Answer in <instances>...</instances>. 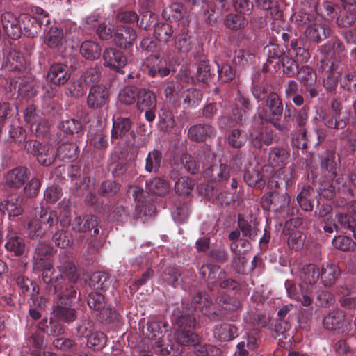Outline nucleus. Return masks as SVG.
Instances as JSON below:
<instances>
[{"label": "nucleus", "mask_w": 356, "mask_h": 356, "mask_svg": "<svg viewBox=\"0 0 356 356\" xmlns=\"http://www.w3.org/2000/svg\"><path fill=\"white\" fill-rule=\"evenodd\" d=\"M56 268L60 274L58 275L60 283L65 287L67 286V293L73 290V285L79 279L77 269L72 261L71 255L66 252H61L58 255Z\"/></svg>", "instance_id": "obj_1"}, {"label": "nucleus", "mask_w": 356, "mask_h": 356, "mask_svg": "<svg viewBox=\"0 0 356 356\" xmlns=\"http://www.w3.org/2000/svg\"><path fill=\"white\" fill-rule=\"evenodd\" d=\"M323 323L326 330L343 334L352 335L356 330L355 323L347 319L344 312L340 309L330 312L324 317Z\"/></svg>", "instance_id": "obj_2"}, {"label": "nucleus", "mask_w": 356, "mask_h": 356, "mask_svg": "<svg viewBox=\"0 0 356 356\" xmlns=\"http://www.w3.org/2000/svg\"><path fill=\"white\" fill-rule=\"evenodd\" d=\"M34 271L42 272L41 277L44 282L51 284L54 286V293H58L61 298H72L76 295V290L73 289L67 293V286L65 287L60 283L58 275L53 277L54 264L51 266H45L41 268H33Z\"/></svg>", "instance_id": "obj_3"}, {"label": "nucleus", "mask_w": 356, "mask_h": 356, "mask_svg": "<svg viewBox=\"0 0 356 356\" xmlns=\"http://www.w3.org/2000/svg\"><path fill=\"white\" fill-rule=\"evenodd\" d=\"M31 12L36 16L24 15L22 19L24 24V34L29 38H33L38 33V28L44 23V19H47L48 16L43 9L38 6H31Z\"/></svg>", "instance_id": "obj_4"}, {"label": "nucleus", "mask_w": 356, "mask_h": 356, "mask_svg": "<svg viewBox=\"0 0 356 356\" xmlns=\"http://www.w3.org/2000/svg\"><path fill=\"white\" fill-rule=\"evenodd\" d=\"M25 122L31 127L33 132L38 135H42L48 131L49 125L47 121L42 117V113L36 111L33 105L26 107L24 112Z\"/></svg>", "instance_id": "obj_5"}, {"label": "nucleus", "mask_w": 356, "mask_h": 356, "mask_svg": "<svg viewBox=\"0 0 356 356\" xmlns=\"http://www.w3.org/2000/svg\"><path fill=\"white\" fill-rule=\"evenodd\" d=\"M321 69L326 73V78L323 81V86L327 92H332L336 89L339 76H341L342 67L338 61L322 60Z\"/></svg>", "instance_id": "obj_6"}, {"label": "nucleus", "mask_w": 356, "mask_h": 356, "mask_svg": "<svg viewBox=\"0 0 356 356\" xmlns=\"http://www.w3.org/2000/svg\"><path fill=\"white\" fill-rule=\"evenodd\" d=\"M332 31L325 23L319 22L315 17L305 29V35L311 42H321L332 35Z\"/></svg>", "instance_id": "obj_7"}, {"label": "nucleus", "mask_w": 356, "mask_h": 356, "mask_svg": "<svg viewBox=\"0 0 356 356\" xmlns=\"http://www.w3.org/2000/svg\"><path fill=\"white\" fill-rule=\"evenodd\" d=\"M29 177L30 171L27 168L15 167L5 174L3 184L8 188L19 189L24 185Z\"/></svg>", "instance_id": "obj_8"}, {"label": "nucleus", "mask_w": 356, "mask_h": 356, "mask_svg": "<svg viewBox=\"0 0 356 356\" xmlns=\"http://www.w3.org/2000/svg\"><path fill=\"white\" fill-rule=\"evenodd\" d=\"M54 254V250L52 246L44 243H39L35 248L32 257L33 268L51 266V264H54L51 259Z\"/></svg>", "instance_id": "obj_9"}, {"label": "nucleus", "mask_w": 356, "mask_h": 356, "mask_svg": "<svg viewBox=\"0 0 356 356\" xmlns=\"http://www.w3.org/2000/svg\"><path fill=\"white\" fill-rule=\"evenodd\" d=\"M290 197L285 192L280 193L276 191H272L265 195L261 200L264 208L272 210L275 212L281 211L289 206Z\"/></svg>", "instance_id": "obj_10"}, {"label": "nucleus", "mask_w": 356, "mask_h": 356, "mask_svg": "<svg viewBox=\"0 0 356 356\" xmlns=\"http://www.w3.org/2000/svg\"><path fill=\"white\" fill-rule=\"evenodd\" d=\"M108 89L103 85H95L90 89L86 103L91 109H99L108 104Z\"/></svg>", "instance_id": "obj_11"}, {"label": "nucleus", "mask_w": 356, "mask_h": 356, "mask_svg": "<svg viewBox=\"0 0 356 356\" xmlns=\"http://www.w3.org/2000/svg\"><path fill=\"white\" fill-rule=\"evenodd\" d=\"M1 20L3 29L10 38L16 40L20 37L22 28L19 21L12 13H3Z\"/></svg>", "instance_id": "obj_12"}, {"label": "nucleus", "mask_w": 356, "mask_h": 356, "mask_svg": "<svg viewBox=\"0 0 356 356\" xmlns=\"http://www.w3.org/2000/svg\"><path fill=\"white\" fill-rule=\"evenodd\" d=\"M104 65L115 70H120L127 64V58L122 51L115 48L106 49L103 53Z\"/></svg>", "instance_id": "obj_13"}, {"label": "nucleus", "mask_w": 356, "mask_h": 356, "mask_svg": "<svg viewBox=\"0 0 356 356\" xmlns=\"http://www.w3.org/2000/svg\"><path fill=\"white\" fill-rule=\"evenodd\" d=\"M70 78V73L67 65L61 63L52 65L48 72L47 79L56 86L65 84Z\"/></svg>", "instance_id": "obj_14"}, {"label": "nucleus", "mask_w": 356, "mask_h": 356, "mask_svg": "<svg viewBox=\"0 0 356 356\" xmlns=\"http://www.w3.org/2000/svg\"><path fill=\"white\" fill-rule=\"evenodd\" d=\"M216 131L213 127L207 124H195L190 127L188 136L190 140L195 142H203L214 136Z\"/></svg>", "instance_id": "obj_15"}, {"label": "nucleus", "mask_w": 356, "mask_h": 356, "mask_svg": "<svg viewBox=\"0 0 356 356\" xmlns=\"http://www.w3.org/2000/svg\"><path fill=\"white\" fill-rule=\"evenodd\" d=\"M53 316L54 318L65 323H70L76 318V311L72 307L69 302L60 301L53 309Z\"/></svg>", "instance_id": "obj_16"}, {"label": "nucleus", "mask_w": 356, "mask_h": 356, "mask_svg": "<svg viewBox=\"0 0 356 356\" xmlns=\"http://www.w3.org/2000/svg\"><path fill=\"white\" fill-rule=\"evenodd\" d=\"M343 178L341 175H336L332 179L323 180L319 185V194L327 200L332 199L343 185Z\"/></svg>", "instance_id": "obj_17"}, {"label": "nucleus", "mask_w": 356, "mask_h": 356, "mask_svg": "<svg viewBox=\"0 0 356 356\" xmlns=\"http://www.w3.org/2000/svg\"><path fill=\"white\" fill-rule=\"evenodd\" d=\"M341 275V270L334 264H323L320 270L321 283L325 286H332Z\"/></svg>", "instance_id": "obj_18"}, {"label": "nucleus", "mask_w": 356, "mask_h": 356, "mask_svg": "<svg viewBox=\"0 0 356 356\" xmlns=\"http://www.w3.org/2000/svg\"><path fill=\"white\" fill-rule=\"evenodd\" d=\"M273 140V131L261 128L256 132L254 129L250 131V142L257 149H260L264 145L268 146Z\"/></svg>", "instance_id": "obj_19"}, {"label": "nucleus", "mask_w": 356, "mask_h": 356, "mask_svg": "<svg viewBox=\"0 0 356 356\" xmlns=\"http://www.w3.org/2000/svg\"><path fill=\"white\" fill-rule=\"evenodd\" d=\"M199 273L202 278L207 281L208 284L218 282L225 277V272L220 270V267L212 264L203 265L199 270Z\"/></svg>", "instance_id": "obj_20"}, {"label": "nucleus", "mask_w": 356, "mask_h": 356, "mask_svg": "<svg viewBox=\"0 0 356 356\" xmlns=\"http://www.w3.org/2000/svg\"><path fill=\"white\" fill-rule=\"evenodd\" d=\"M136 36V33L133 29L123 26L115 33L114 40L115 44L120 47L127 48L133 45Z\"/></svg>", "instance_id": "obj_21"}, {"label": "nucleus", "mask_w": 356, "mask_h": 356, "mask_svg": "<svg viewBox=\"0 0 356 356\" xmlns=\"http://www.w3.org/2000/svg\"><path fill=\"white\" fill-rule=\"evenodd\" d=\"M204 177L213 182H222L229 177V169L224 164L213 165L204 171Z\"/></svg>", "instance_id": "obj_22"}, {"label": "nucleus", "mask_w": 356, "mask_h": 356, "mask_svg": "<svg viewBox=\"0 0 356 356\" xmlns=\"http://www.w3.org/2000/svg\"><path fill=\"white\" fill-rule=\"evenodd\" d=\"M137 105L143 111L145 109H154L156 106V95L145 88L138 89Z\"/></svg>", "instance_id": "obj_23"}, {"label": "nucleus", "mask_w": 356, "mask_h": 356, "mask_svg": "<svg viewBox=\"0 0 356 356\" xmlns=\"http://www.w3.org/2000/svg\"><path fill=\"white\" fill-rule=\"evenodd\" d=\"M289 156V152L286 149L274 147L270 149L268 161L272 166L280 167L288 163Z\"/></svg>", "instance_id": "obj_24"}, {"label": "nucleus", "mask_w": 356, "mask_h": 356, "mask_svg": "<svg viewBox=\"0 0 356 356\" xmlns=\"http://www.w3.org/2000/svg\"><path fill=\"white\" fill-rule=\"evenodd\" d=\"M19 197H10L0 203V211H6L9 218L17 217L22 214L23 209L19 202Z\"/></svg>", "instance_id": "obj_25"}, {"label": "nucleus", "mask_w": 356, "mask_h": 356, "mask_svg": "<svg viewBox=\"0 0 356 356\" xmlns=\"http://www.w3.org/2000/svg\"><path fill=\"white\" fill-rule=\"evenodd\" d=\"M132 122L128 118H118L113 121L111 138H122L131 130Z\"/></svg>", "instance_id": "obj_26"}, {"label": "nucleus", "mask_w": 356, "mask_h": 356, "mask_svg": "<svg viewBox=\"0 0 356 356\" xmlns=\"http://www.w3.org/2000/svg\"><path fill=\"white\" fill-rule=\"evenodd\" d=\"M213 334L221 341H229L238 335L237 328L229 323H222L215 327Z\"/></svg>", "instance_id": "obj_27"}, {"label": "nucleus", "mask_w": 356, "mask_h": 356, "mask_svg": "<svg viewBox=\"0 0 356 356\" xmlns=\"http://www.w3.org/2000/svg\"><path fill=\"white\" fill-rule=\"evenodd\" d=\"M114 280V277L110 276L107 273L96 272L91 276L90 282L95 290L105 291L110 288Z\"/></svg>", "instance_id": "obj_28"}, {"label": "nucleus", "mask_w": 356, "mask_h": 356, "mask_svg": "<svg viewBox=\"0 0 356 356\" xmlns=\"http://www.w3.org/2000/svg\"><path fill=\"white\" fill-rule=\"evenodd\" d=\"M314 190L311 186H304L297 195V202L302 210L312 211L314 208L312 197Z\"/></svg>", "instance_id": "obj_29"}, {"label": "nucleus", "mask_w": 356, "mask_h": 356, "mask_svg": "<svg viewBox=\"0 0 356 356\" xmlns=\"http://www.w3.org/2000/svg\"><path fill=\"white\" fill-rule=\"evenodd\" d=\"M97 225V218L95 216L86 215L84 217L76 216L73 223V229L79 232H85Z\"/></svg>", "instance_id": "obj_30"}, {"label": "nucleus", "mask_w": 356, "mask_h": 356, "mask_svg": "<svg viewBox=\"0 0 356 356\" xmlns=\"http://www.w3.org/2000/svg\"><path fill=\"white\" fill-rule=\"evenodd\" d=\"M66 42L63 29L51 27L49 31L45 42L50 48H58Z\"/></svg>", "instance_id": "obj_31"}, {"label": "nucleus", "mask_w": 356, "mask_h": 356, "mask_svg": "<svg viewBox=\"0 0 356 356\" xmlns=\"http://www.w3.org/2000/svg\"><path fill=\"white\" fill-rule=\"evenodd\" d=\"M300 278L306 284H315L320 277L319 268L313 264L305 265L300 271Z\"/></svg>", "instance_id": "obj_32"}, {"label": "nucleus", "mask_w": 356, "mask_h": 356, "mask_svg": "<svg viewBox=\"0 0 356 356\" xmlns=\"http://www.w3.org/2000/svg\"><path fill=\"white\" fill-rule=\"evenodd\" d=\"M78 154V147L74 143H65L57 149L56 156L62 161L74 160Z\"/></svg>", "instance_id": "obj_33"}, {"label": "nucleus", "mask_w": 356, "mask_h": 356, "mask_svg": "<svg viewBox=\"0 0 356 356\" xmlns=\"http://www.w3.org/2000/svg\"><path fill=\"white\" fill-rule=\"evenodd\" d=\"M167 323L161 321L152 320L147 323L146 336L149 339H161Z\"/></svg>", "instance_id": "obj_34"}, {"label": "nucleus", "mask_w": 356, "mask_h": 356, "mask_svg": "<svg viewBox=\"0 0 356 356\" xmlns=\"http://www.w3.org/2000/svg\"><path fill=\"white\" fill-rule=\"evenodd\" d=\"M80 52L85 58L92 60L99 57L101 48L97 43L87 40L82 43Z\"/></svg>", "instance_id": "obj_35"}, {"label": "nucleus", "mask_w": 356, "mask_h": 356, "mask_svg": "<svg viewBox=\"0 0 356 356\" xmlns=\"http://www.w3.org/2000/svg\"><path fill=\"white\" fill-rule=\"evenodd\" d=\"M18 286L21 289L22 293L28 294L33 298L39 293V287L35 282H33L28 277L19 275L16 280Z\"/></svg>", "instance_id": "obj_36"}, {"label": "nucleus", "mask_w": 356, "mask_h": 356, "mask_svg": "<svg viewBox=\"0 0 356 356\" xmlns=\"http://www.w3.org/2000/svg\"><path fill=\"white\" fill-rule=\"evenodd\" d=\"M147 190L158 195H164L169 192L170 186L165 180L155 177L150 180L148 183L146 181Z\"/></svg>", "instance_id": "obj_37"}, {"label": "nucleus", "mask_w": 356, "mask_h": 356, "mask_svg": "<svg viewBox=\"0 0 356 356\" xmlns=\"http://www.w3.org/2000/svg\"><path fill=\"white\" fill-rule=\"evenodd\" d=\"M154 34L159 41L166 43L172 38L174 29L168 23H158L154 27Z\"/></svg>", "instance_id": "obj_38"}, {"label": "nucleus", "mask_w": 356, "mask_h": 356, "mask_svg": "<svg viewBox=\"0 0 356 356\" xmlns=\"http://www.w3.org/2000/svg\"><path fill=\"white\" fill-rule=\"evenodd\" d=\"M162 153L156 149L149 152L145 160V170L149 172H156L161 167Z\"/></svg>", "instance_id": "obj_39"}, {"label": "nucleus", "mask_w": 356, "mask_h": 356, "mask_svg": "<svg viewBox=\"0 0 356 356\" xmlns=\"http://www.w3.org/2000/svg\"><path fill=\"white\" fill-rule=\"evenodd\" d=\"M175 48L183 53H188L192 49V40L188 35V30L183 28L175 40Z\"/></svg>", "instance_id": "obj_40"}, {"label": "nucleus", "mask_w": 356, "mask_h": 356, "mask_svg": "<svg viewBox=\"0 0 356 356\" xmlns=\"http://www.w3.org/2000/svg\"><path fill=\"white\" fill-rule=\"evenodd\" d=\"M266 106L269 109L272 115L281 116L282 114V102L277 93L270 92L268 94L266 101Z\"/></svg>", "instance_id": "obj_41"}, {"label": "nucleus", "mask_w": 356, "mask_h": 356, "mask_svg": "<svg viewBox=\"0 0 356 356\" xmlns=\"http://www.w3.org/2000/svg\"><path fill=\"white\" fill-rule=\"evenodd\" d=\"M175 338L177 343L181 346H195L199 341L198 336L188 330L176 331Z\"/></svg>", "instance_id": "obj_42"}, {"label": "nucleus", "mask_w": 356, "mask_h": 356, "mask_svg": "<svg viewBox=\"0 0 356 356\" xmlns=\"http://www.w3.org/2000/svg\"><path fill=\"white\" fill-rule=\"evenodd\" d=\"M298 79L305 86H312L316 81V74L314 70L309 66L302 67L297 73Z\"/></svg>", "instance_id": "obj_43"}, {"label": "nucleus", "mask_w": 356, "mask_h": 356, "mask_svg": "<svg viewBox=\"0 0 356 356\" xmlns=\"http://www.w3.org/2000/svg\"><path fill=\"white\" fill-rule=\"evenodd\" d=\"M339 159L332 152H327L321 160V168L325 169L329 172L332 173V177H336L337 175V169L339 168Z\"/></svg>", "instance_id": "obj_44"}, {"label": "nucleus", "mask_w": 356, "mask_h": 356, "mask_svg": "<svg viewBox=\"0 0 356 356\" xmlns=\"http://www.w3.org/2000/svg\"><path fill=\"white\" fill-rule=\"evenodd\" d=\"M6 249L13 252L16 256H21L24 254L26 248L24 241L19 236H11L5 244Z\"/></svg>", "instance_id": "obj_45"}, {"label": "nucleus", "mask_w": 356, "mask_h": 356, "mask_svg": "<svg viewBox=\"0 0 356 356\" xmlns=\"http://www.w3.org/2000/svg\"><path fill=\"white\" fill-rule=\"evenodd\" d=\"M321 51L327 53L330 51L331 56L332 55L337 56L338 58L344 56L345 47L344 44L337 38L329 41L327 44L321 47Z\"/></svg>", "instance_id": "obj_46"}, {"label": "nucleus", "mask_w": 356, "mask_h": 356, "mask_svg": "<svg viewBox=\"0 0 356 356\" xmlns=\"http://www.w3.org/2000/svg\"><path fill=\"white\" fill-rule=\"evenodd\" d=\"M36 156L40 163L44 166H49L54 162L56 154L53 147L44 145Z\"/></svg>", "instance_id": "obj_47"}, {"label": "nucleus", "mask_w": 356, "mask_h": 356, "mask_svg": "<svg viewBox=\"0 0 356 356\" xmlns=\"http://www.w3.org/2000/svg\"><path fill=\"white\" fill-rule=\"evenodd\" d=\"M40 220L44 227L48 228V231L54 225H56L58 218L56 211L41 208L40 213Z\"/></svg>", "instance_id": "obj_48"}, {"label": "nucleus", "mask_w": 356, "mask_h": 356, "mask_svg": "<svg viewBox=\"0 0 356 356\" xmlns=\"http://www.w3.org/2000/svg\"><path fill=\"white\" fill-rule=\"evenodd\" d=\"M280 175H283V180L285 181L286 186H289L290 184L291 179L293 175V170L291 168L284 169L282 170H280L275 174H274L268 182V188L273 190L275 189L279 186V179Z\"/></svg>", "instance_id": "obj_49"}, {"label": "nucleus", "mask_w": 356, "mask_h": 356, "mask_svg": "<svg viewBox=\"0 0 356 356\" xmlns=\"http://www.w3.org/2000/svg\"><path fill=\"white\" fill-rule=\"evenodd\" d=\"M214 76L215 70L211 69L208 62L204 60L200 63L196 74L199 81L207 83L211 81Z\"/></svg>", "instance_id": "obj_50"}, {"label": "nucleus", "mask_w": 356, "mask_h": 356, "mask_svg": "<svg viewBox=\"0 0 356 356\" xmlns=\"http://www.w3.org/2000/svg\"><path fill=\"white\" fill-rule=\"evenodd\" d=\"M28 231L29 238H37L43 237L48 232V228L44 227L39 219H34L29 222Z\"/></svg>", "instance_id": "obj_51"}, {"label": "nucleus", "mask_w": 356, "mask_h": 356, "mask_svg": "<svg viewBox=\"0 0 356 356\" xmlns=\"http://www.w3.org/2000/svg\"><path fill=\"white\" fill-rule=\"evenodd\" d=\"M227 141L234 148H241L246 143V135L238 129H232L227 135Z\"/></svg>", "instance_id": "obj_52"}, {"label": "nucleus", "mask_w": 356, "mask_h": 356, "mask_svg": "<svg viewBox=\"0 0 356 356\" xmlns=\"http://www.w3.org/2000/svg\"><path fill=\"white\" fill-rule=\"evenodd\" d=\"M106 343V336L102 332H94L87 339V346L94 350L102 349Z\"/></svg>", "instance_id": "obj_53"}, {"label": "nucleus", "mask_w": 356, "mask_h": 356, "mask_svg": "<svg viewBox=\"0 0 356 356\" xmlns=\"http://www.w3.org/2000/svg\"><path fill=\"white\" fill-rule=\"evenodd\" d=\"M194 182L188 177H180L175 184L176 193L181 195H188L193 189Z\"/></svg>", "instance_id": "obj_54"}, {"label": "nucleus", "mask_w": 356, "mask_h": 356, "mask_svg": "<svg viewBox=\"0 0 356 356\" xmlns=\"http://www.w3.org/2000/svg\"><path fill=\"white\" fill-rule=\"evenodd\" d=\"M138 88L134 86L125 87L119 93V100L127 105L132 104L135 102L138 96Z\"/></svg>", "instance_id": "obj_55"}, {"label": "nucleus", "mask_w": 356, "mask_h": 356, "mask_svg": "<svg viewBox=\"0 0 356 356\" xmlns=\"http://www.w3.org/2000/svg\"><path fill=\"white\" fill-rule=\"evenodd\" d=\"M290 51L294 54L297 60L305 63L309 58V53L307 49L302 47L301 41H293L291 43Z\"/></svg>", "instance_id": "obj_56"}, {"label": "nucleus", "mask_w": 356, "mask_h": 356, "mask_svg": "<svg viewBox=\"0 0 356 356\" xmlns=\"http://www.w3.org/2000/svg\"><path fill=\"white\" fill-rule=\"evenodd\" d=\"M88 305L90 309L99 311L104 309L107 304L102 293L92 291L88 295Z\"/></svg>", "instance_id": "obj_57"}, {"label": "nucleus", "mask_w": 356, "mask_h": 356, "mask_svg": "<svg viewBox=\"0 0 356 356\" xmlns=\"http://www.w3.org/2000/svg\"><path fill=\"white\" fill-rule=\"evenodd\" d=\"M160 127L165 131H170L175 125V121L172 113L163 108L159 113Z\"/></svg>", "instance_id": "obj_58"}, {"label": "nucleus", "mask_w": 356, "mask_h": 356, "mask_svg": "<svg viewBox=\"0 0 356 356\" xmlns=\"http://www.w3.org/2000/svg\"><path fill=\"white\" fill-rule=\"evenodd\" d=\"M248 24L245 17L238 14H229L225 20V26L231 29L243 28Z\"/></svg>", "instance_id": "obj_59"}, {"label": "nucleus", "mask_w": 356, "mask_h": 356, "mask_svg": "<svg viewBox=\"0 0 356 356\" xmlns=\"http://www.w3.org/2000/svg\"><path fill=\"white\" fill-rule=\"evenodd\" d=\"M24 58L19 53L16 51L10 52L8 57L6 66L13 71H20L23 68Z\"/></svg>", "instance_id": "obj_60"}, {"label": "nucleus", "mask_w": 356, "mask_h": 356, "mask_svg": "<svg viewBox=\"0 0 356 356\" xmlns=\"http://www.w3.org/2000/svg\"><path fill=\"white\" fill-rule=\"evenodd\" d=\"M145 182L144 178L139 177L134 185L129 186L128 193L132 195L136 201L143 202L145 193L143 186Z\"/></svg>", "instance_id": "obj_61"}, {"label": "nucleus", "mask_w": 356, "mask_h": 356, "mask_svg": "<svg viewBox=\"0 0 356 356\" xmlns=\"http://www.w3.org/2000/svg\"><path fill=\"white\" fill-rule=\"evenodd\" d=\"M244 180L250 186L262 188L264 186L261 175L255 170L246 171L244 174Z\"/></svg>", "instance_id": "obj_62"}, {"label": "nucleus", "mask_w": 356, "mask_h": 356, "mask_svg": "<svg viewBox=\"0 0 356 356\" xmlns=\"http://www.w3.org/2000/svg\"><path fill=\"white\" fill-rule=\"evenodd\" d=\"M254 57L249 50L240 49L235 51L234 62L236 65L246 66L254 61Z\"/></svg>", "instance_id": "obj_63"}, {"label": "nucleus", "mask_w": 356, "mask_h": 356, "mask_svg": "<svg viewBox=\"0 0 356 356\" xmlns=\"http://www.w3.org/2000/svg\"><path fill=\"white\" fill-rule=\"evenodd\" d=\"M238 225L244 236L248 237L251 240L255 239L257 235V229L252 227L251 224L245 220L241 216H238Z\"/></svg>", "instance_id": "obj_64"}]
</instances>
